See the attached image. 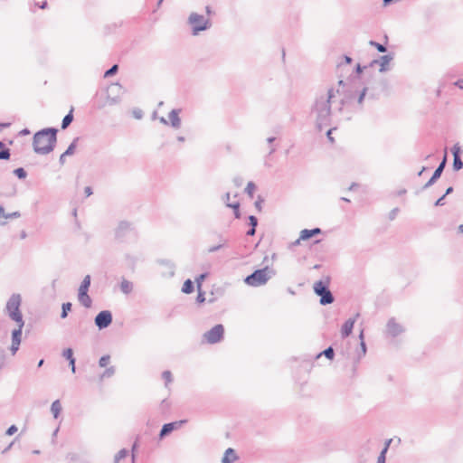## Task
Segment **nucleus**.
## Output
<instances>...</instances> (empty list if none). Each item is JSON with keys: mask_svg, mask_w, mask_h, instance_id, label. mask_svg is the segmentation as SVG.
<instances>
[{"mask_svg": "<svg viewBox=\"0 0 463 463\" xmlns=\"http://www.w3.org/2000/svg\"><path fill=\"white\" fill-rule=\"evenodd\" d=\"M335 92L334 88H330L326 92L317 93L315 97L310 114L315 118L316 128L319 131L332 124L331 103Z\"/></svg>", "mask_w": 463, "mask_h": 463, "instance_id": "f257e3e1", "label": "nucleus"}, {"mask_svg": "<svg viewBox=\"0 0 463 463\" xmlns=\"http://www.w3.org/2000/svg\"><path fill=\"white\" fill-rule=\"evenodd\" d=\"M339 88L336 90V93H342L344 98L340 100L339 111L343 109V107L345 104H348L352 101V99H356L357 106L361 109L363 105V101L367 97L370 99H378V93L374 92L369 87H364L362 90H354L344 80H338Z\"/></svg>", "mask_w": 463, "mask_h": 463, "instance_id": "f03ea898", "label": "nucleus"}, {"mask_svg": "<svg viewBox=\"0 0 463 463\" xmlns=\"http://www.w3.org/2000/svg\"><path fill=\"white\" fill-rule=\"evenodd\" d=\"M58 129L55 128H45L33 135V151L38 155H47L53 151L57 143Z\"/></svg>", "mask_w": 463, "mask_h": 463, "instance_id": "7ed1b4c3", "label": "nucleus"}, {"mask_svg": "<svg viewBox=\"0 0 463 463\" xmlns=\"http://www.w3.org/2000/svg\"><path fill=\"white\" fill-rule=\"evenodd\" d=\"M276 275L274 269L266 266L262 269L254 270L244 279L245 284L250 287H260L265 285L271 278Z\"/></svg>", "mask_w": 463, "mask_h": 463, "instance_id": "20e7f679", "label": "nucleus"}, {"mask_svg": "<svg viewBox=\"0 0 463 463\" xmlns=\"http://www.w3.org/2000/svg\"><path fill=\"white\" fill-rule=\"evenodd\" d=\"M191 28V33L194 36L199 35L202 32L207 31L212 27V22L203 14L192 12L186 21Z\"/></svg>", "mask_w": 463, "mask_h": 463, "instance_id": "39448f33", "label": "nucleus"}, {"mask_svg": "<svg viewBox=\"0 0 463 463\" xmlns=\"http://www.w3.org/2000/svg\"><path fill=\"white\" fill-rule=\"evenodd\" d=\"M330 279L326 278V280H318L314 284V292L317 295L320 299L319 303L322 306L332 304L335 301V298L329 289Z\"/></svg>", "mask_w": 463, "mask_h": 463, "instance_id": "423d86ee", "label": "nucleus"}, {"mask_svg": "<svg viewBox=\"0 0 463 463\" xmlns=\"http://www.w3.org/2000/svg\"><path fill=\"white\" fill-rule=\"evenodd\" d=\"M21 302L22 298L20 294H13L5 306L6 314L15 323L24 322L20 310Z\"/></svg>", "mask_w": 463, "mask_h": 463, "instance_id": "0eeeda50", "label": "nucleus"}, {"mask_svg": "<svg viewBox=\"0 0 463 463\" xmlns=\"http://www.w3.org/2000/svg\"><path fill=\"white\" fill-rule=\"evenodd\" d=\"M223 335L224 326L222 324H217L203 334V339L209 344H217L223 339Z\"/></svg>", "mask_w": 463, "mask_h": 463, "instance_id": "6e6552de", "label": "nucleus"}, {"mask_svg": "<svg viewBox=\"0 0 463 463\" xmlns=\"http://www.w3.org/2000/svg\"><path fill=\"white\" fill-rule=\"evenodd\" d=\"M394 59V53L390 52L382 56H379L377 59L373 60L369 63V67H373L374 65H379L380 72H386L391 70L390 63Z\"/></svg>", "mask_w": 463, "mask_h": 463, "instance_id": "1a4fd4ad", "label": "nucleus"}, {"mask_svg": "<svg viewBox=\"0 0 463 463\" xmlns=\"http://www.w3.org/2000/svg\"><path fill=\"white\" fill-rule=\"evenodd\" d=\"M113 320L112 313L109 310H102L94 318L95 326L99 329L109 327Z\"/></svg>", "mask_w": 463, "mask_h": 463, "instance_id": "9d476101", "label": "nucleus"}, {"mask_svg": "<svg viewBox=\"0 0 463 463\" xmlns=\"http://www.w3.org/2000/svg\"><path fill=\"white\" fill-rule=\"evenodd\" d=\"M404 332V327L399 324L394 317L388 320L385 334L392 338L400 335Z\"/></svg>", "mask_w": 463, "mask_h": 463, "instance_id": "9b49d317", "label": "nucleus"}, {"mask_svg": "<svg viewBox=\"0 0 463 463\" xmlns=\"http://www.w3.org/2000/svg\"><path fill=\"white\" fill-rule=\"evenodd\" d=\"M446 164H447V156L445 155L443 159L438 165V167L435 169V171L432 174L430 180L423 185V187H422L423 190L428 189L429 187L433 185L438 181V179L440 178V176L446 167Z\"/></svg>", "mask_w": 463, "mask_h": 463, "instance_id": "f8f14e48", "label": "nucleus"}, {"mask_svg": "<svg viewBox=\"0 0 463 463\" xmlns=\"http://www.w3.org/2000/svg\"><path fill=\"white\" fill-rule=\"evenodd\" d=\"M132 230V223L127 221H121L115 229V238L118 241H123Z\"/></svg>", "mask_w": 463, "mask_h": 463, "instance_id": "ddd939ff", "label": "nucleus"}, {"mask_svg": "<svg viewBox=\"0 0 463 463\" xmlns=\"http://www.w3.org/2000/svg\"><path fill=\"white\" fill-rule=\"evenodd\" d=\"M186 422V420H176L169 423H165L162 426V429L159 432V439H164L165 437L171 434L174 430L179 429Z\"/></svg>", "mask_w": 463, "mask_h": 463, "instance_id": "4468645a", "label": "nucleus"}, {"mask_svg": "<svg viewBox=\"0 0 463 463\" xmlns=\"http://www.w3.org/2000/svg\"><path fill=\"white\" fill-rule=\"evenodd\" d=\"M451 152L453 155V170L458 172L463 168V161L460 156L461 147L459 146L458 144H455L451 148Z\"/></svg>", "mask_w": 463, "mask_h": 463, "instance_id": "2eb2a0df", "label": "nucleus"}, {"mask_svg": "<svg viewBox=\"0 0 463 463\" xmlns=\"http://www.w3.org/2000/svg\"><path fill=\"white\" fill-rule=\"evenodd\" d=\"M157 263L164 267V270L162 271V276L171 278L175 275V266L169 260H158Z\"/></svg>", "mask_w": 463, "mask_h": 463, "instance_id": "dca6fc26", "label": "nucleus"}, {"mask_svg": "<svg viewBox=\"0 0 463 463\" xmlns=\"http://www.w3.org/2000/svg\"><path fill=\"white\" fill-rule=\"evenodd\" d=\"M371 90H373L374 92L378 93V98L380 97L381 93H384L386 95L389 94L390 90V84L388 80L382 78L376 82L375 87H369Z\"/></svg>", "mask_w": 463, "mask_h": 463, "instance_id": "f3484780", "label": "nucleus"}, {"mask_svg": "<svg viewBox=\"0 0 463 463\" xmlns=\"http://www.w3.org/2000/svg\"><path fill=\"white\" fill-rule=\"evenodd\" d=\"M359 313H357L354 317L347 319L342 326L341 335L343 338L349 336L352 334L354 323L356 318L359 317Z\"/></svg>", "mask_w": 463, "mask_h": 463, "instance_id": "a211bd4d", "label": "nucleus"}, {"mask_svg": "<svg viewBox=\"0 0 463 463\" xmlns=\"http://www.w3.org/2000/svg\"><path fill=\"white\" fill-rule=\"evenodd\" d=\"M179 112L180 109H174L168 114L171 127L175 129H178L181 127V118L179 117Z\"/></svg>", "mask_w": 463, "mask_h": 463, "instance_id": "6ab92c4d", "label": "nucleus"}, {"mask_svg": "<svg viewBox=\"0 0 463 463\" xmlns=\"http://www.w3.org/2000/svg\"><path fill=\"white\" fill-rule=\"evenodd\" d=\"M79 140V137H75L72 142L69 145V146L67 147V149L65 150L64 153H62L59 158V162L61 165H64L65 163V157L68 156H71L74 154L75 152V149H76V146H77V142Z\"/></svg>", "mask_w": 463, "mask_h": 463, "instance_id": "aec40b11", "label": "nucleus"}, {"mask_svg": "<svg viewBox=\"0 0 463 463\" xmlns=\"http://www.w3.org/2000/svg\"><path fill=\"white\" fill-rule=\"evenodd\" d=\"M17 327L12 331V343L14 345H20L22 341V332L24 326V322L16 323Z\"/></svg>", "mask_w": 463, "mask_h": 463, "instance_id": "412c9836", "label": "nucleus"}, {"mask_svg": "<svg viewBox=\"0 0 463 463\" xmlns=\"http://www.w3.org/2000/svg\"><path fill=\"white\" fill-rule=\"evenodd\" d=\"M320 233H322V230L320 228H313L310 230L304 229L300 232V239H302V241H307Z\"/></svg>", "mask_w": 463, "mask_h": 463, "instance_id": "4be33fe9", "label": "nucleus"}, {"mask_svg": "<svg viewBox=\"0 0 463 463\" xmlns=\"http://www.w3.org/2000/svg\"><path fill=\"white\" fill-rule=\"evenodd\" d=\"M78 300L84 307H91L92 299L87 291H78Z\"/></svg>", "mask_w": 463, "mask_h": 463, "instance_id": "5701e85b", "label": "nucleus"}, {"mask_svg": "<svg viewBox=\"0 0 463 463\" xmlns=\"http://www.w3.org/2000/svg\"><path fill=\"white\" fill-rule=\"evenodd\" d=\"M238 459V456L233 449L229 448L225 450L222 458V463H233Z\"/></svg>", "mask_w": 463, "mask_h": 463, "instance_id": "b1692460", "label": "nucleus"}, {"mask_svg": "<svg viewBox=\"0 0 463 463\" xmlns=\"http://www.w3.org/2000/svg\"><path fill=\"white\" fill-rule=\"evenodd\" d=\"M61 410L62 407L60 400H55L51 405V411L54 419H57L60 416Z\"/></svg>", "mask_w": 463, "mask_h": 463, "instance_id": "393cba45", "label": "nucleus"}, {"mask_svg": "<svg viewBox=\"0 0 463 463\" xmlns=\"http://www.w3.org/2000/svg\"><path fill=\"white\" fill-rule=\"evenodd\" d=\"M120 290L126 295L131 293L133 290V283L128 279H123L120 282Z\"/></svg>", "mask_w": 463, "mask_h": 463, "instance_id": "a878e982", "label": "nucleus"}, {"mask_svg": "<svg viewBox=\"0 0 463 463\" xmlns=\"http://www.w3.org/2000/svg\"><path fill=\"white\" fill-rule=\"evenodd\" d=\"M73 121V108L71 109L69 113L64 116L62 121H61V129H66Z\"/></svg>", "mask_w": 463, "mask_h": 463, "instance_id": "bb28decb", "label": "nucleus"}, {"mask_svg": "<svg viewBox=\"0 0 463 463\" xmlns=\"http://www.w3.org/2000/svg\"><path fill=\"white\" fill-rule=\"evenodd\" d=\"M359 339H360L361 352L358 354V360H359L362 356H364V355H365V354H366V351H367L366 344H365V342H364V330H361V332H360V334H359Z\"/></svg>", "mask_w": 463, "mask_h": 463, "instance_id": "cd10ccee", "label": "nucleus"}, {"mask_svg": "<svg viewBox=\"0 0 463 463\" xmlns=\"http://www.w3.org/2000/svg\"><path fill=\"white\" fill-rule=\"evenodd\" d=\"M322 355H325L328 360H333L335 357V351L332 346H328L324 351L320 352L317 354L316 358H319Z\"/></svg>", "mask_w": 463, "mask_h": 463, "instance_id": "c85d7f7f", "label": "nucleus"}, {"mask_svg": "<svg viewBox=\"0 0 463 463\" xmlns=\"http://www.w3.org/2000/svg\"><path fill=\"white\" fill-rule=\"evenodd\" d=\"M90 282H91L90 276V275H86L83 278L78 291H87L88 292L89 288L90 287Z\"/></svg>", "mask_w": 463, "mask_h": 463, "instance_id": "c756f323", "label": "nucleus"}, {"mask_svg": "<svg viewBox=\"0 0 463 463\" xmlns=\"http://www.w3.org/2000/svg\"><path fill=\"white\" fill-rule=\"evenodd\" d=\"M194 290V284L191 279H186L182 287V291L185 294H190Z\"/></svg>", "mask_w": 463, "mask_h": 463, "instance_id": "7c9ffc66", "label": "nucleus"}, {"mask_svg": "<svg viewBox=\"0 0 463 463\" xmlns=\"http://www.w3.org/2000/svg\"><path fill=\"white\" fill-rule=\"evenodd\" d=\"M115 373H116L115 366H109L100 374L99 379L104 380L107 378H110L115 374Z\"/></svg>", "mask_w": 463, "mask_h": 463, "instance_id": "2f4dec72", "label": "nucleus"}, {"mask_svg": "<svg viewBox=\"0 0 463 463\" xmlns=\"http://www.w3.org/2000/svg\"><path fill=\"white\" fill-rule=\"evenodd\" d=\"M227 207L232 208L233 210V214L236 219L241 218V212H240V203L234 202L232 203H227Z\"/></svg>", "mask_w": 463, "mask_h": 463, "instance_id": "473e14b6", "label": "nucleus"}, {"mask_svg": "<svg viewBox=\"0 0 463 463\" xmlns=\"http://www.w3.org/2000/svg\"><path fill=\"white\" fill-rule=\"evenodd\" d=\"M72 304L71 302H65L61 305V317L66 318L68 317L69 312L71 310Z\"/></svg>", "mask_w": 463, "mask_h": 463, "instance_id": "72a5a7b5", "label": "nucleus"}, {"mask_svg": "<svg viewBox=\"0 0 463 463\" xmlns=\"http://www.w3.org/2000/svg\"><path fill=\"white\" fill-rule=\"evenodd\" d=\"M369 45L374 47L379 52H386L387 47L385 44H382L380 43H377L373 40L369 41Z\"/></svg>", "mask_w": 463, "mask_h": 463, "instance_id": "f704fd0d", "label": "nucleus"}, {"mask_svg": "<svg viewBox=\"0 0 463 463\" xmlns=\"http://www.w3.org/2000/svg\"><path fill=\"white\" fill-rule=\"evenodd\" d=\"M14 175L17 178H19V179H21V180H24V179H25V178H26V176H27V172L24 170V168H23V167H18V168H15V169L14 170Z\"/></svg>", "mask_w": 463, "mask_h": 463, "instance_id": "c9c22d12", "label": "nucleus"}, {"mask_svg": "<svg viewBox=\"0 0 463 463\" xmlns=\"http://www.w3.org/2000/svg\"><path fill=\"white\" fill-rule=\"evenodd\" d=\"M118 71V64H114L112 65L109 70H107L104 73V77L105 78H109V77H112L113 75H115Z\"/></svg>", "mask_w": 463, "mask_h": 463, "instance_id": "e433bc0d", "label": "nucleus"}, {"mask_svg": "<svg viewBox=\"0 0 463 463\" xmlns=\"http://www.w3.org/2000/svg\"><path fill=\"white\" fill-rule=\"evenodd\" d=\"M125 258H126L128 265L130 266L131 268H134L136 263L138 260V258L137 256L130 255V254H126Z\"/></svg>", "mask_w": 463, "mask_h": 463, "instance_id": "4c0bfd02", "label": "nucleus"}, {"mask_svg": "<svg viewBox=\"0 0 463 463\" xmlns=\"http://www.w3.org/2000/svg\"><path fill=\"white\" fill-rule=\"evenodd\" d=\"M128 455V450L127 449H120L114 457L115 461L121 460L122 458H125Z\"/></svg>", "mask_w": 463, "mask_h": 463, "instance_id": "58836bf2", "label": "nucleus"}, {"mask_svg": "<svg viewBox=\"0 0 463 463\" xmlns=\"http://www.w3.org/2000/svg\"><path fill=\"white\" fill-rule=\"evenodd\" d=\"M62 356L67 359L69 362L74 360L73 350L71 348H66L62 352Z\"/></svg>", "mask_w": 463, "mask_h": 463, "instance_id": "ea45409f", "label": "nucleus"}, {"mask_svg": "<svg viewBox=\"0 0 463 463\" xmlns=\"http://www.w3.org/2000/svg\"><path fill=\"white\" fill-rule=\"evenodd\" d=\"M110 361V355L105 354L102 355L99 360V365L100 367H107Z\"/></svg>", "mask_w": 463, "mask_h": 463, "instance_id": "a19ab883", "label": "nucleus"}, {"mask_svg": "<svg viewBox=\"0 0 463 463\" xmlns=\"http://www.w3.org/2000/svg\"><path fill=\"white\" fill-rule=\"evenodd\" d=\"M208 276V273H202L200 274L196 279H195V282H196V286H197V290H200V288H202V283L203 282V280L207 278Z\"/></svg>", "mask_w": 463, "mask_h": 463, "instance_id": "79ce46f5", "label": "nucleus"}, {"mask_svg": "<svg viewBox=\"0 0 463 463\" xmlns=\"http://www.w3.org/2000/svg\"><path fill=\"white\" fill-rule=\"evenodd\" d=\"M11 157V150L9 148L0 151V160H9Z\"/></svg>", "mask_w": 463, "mask_h": 463, "instance_id": "37998d69", "label": "nucleus"}, {"mask_svg": "<svg viewBox=\"0 0 463 463\" xmlns=\"http://www.w3.org/2000/svg\"><path fill=\"white\" fill-rule=\"evenodd\" d=\"M162 378L165 382V386H167L168 383H172L173 381V376L170 371H164L162 373Z\"/></svg>", "mask_w": 463, "mask_h": 463, "instance_id": "c03bdc74", "label": "nucleus"}, {"mask_svg": "<svg viewBox=\"0 0 463 463\" xmlns=\"http://www.w3.org/2000/svg\"><path fill=\"white\" fill-rule=\"evenodd\" d=\"M256 189V185L253 182H249L246 188H245V192L250 196L252 197L253 196V193Z\"/></svg>", "mask_w": 463, "mask_h": 463, "instance_id": "a18cd8bd", "label": "nucleus"}, {"mask_svg": "<svg viewBox=\"0 0 463 463\" xmlns=\"http://www.w3.org/2000/svg\"><path fill=\"white\" fill-rule=\"evenodd\" d=\"M223 247H224V243H219L217 245H213V246L209 247L208 250H207V252L208 253H213V252L218 251L219 250H221Z\"/></svg>", "mask_w": 463, "mask_h": 463, "instance_id": "49530a36", "label": "nucleus"}, {"mask_svg": "<svg viewBox=\"0 0 463 463\" xmlns=\"http://www.w3.org/2000/svg\"><path fill=\"white\" fill-rule=\"evenodd\" d=\"M197 291H198V294L196 297V303L202 304L205 301L204 292L202 290V288H200V290H197Z\"/></svg>", "mask_w": 463, "mask_h": 463, "instance_id": "de8ad7c7", "label": "nucleus"}, {"mask_svg": "<svg viewBox=\"0 0 463 463\" xmlns=\"http://www.w3.org/2000/svg\"><path fill=\"white\" fill-rule=\"evenodd\" d=\"M366 68H367V66H362L360 63H357L354 68V72H355L356 76H354V79L356 77H359V75L361 73H363L364 70H365Z\"/></svg>", "mask_w": 463, "mask_h": 463, "instance_id": "09e8293b", "label": "nucleus"}, {"mask_svg": "<svg viewBox=\"0 0 463 463\" xmlns=\"http://www.w3.org/2000/svg\"><path fill=\"white\" fill-rule=\"evenodd\" d=\"M249 225L250 227H253V228H256L257 225H258V219L256 216L254 215H250L249 216Z\"/></svg>", "mask_w": 463, "mask_h": 463, "instance_id": "8fccbe9b", "label": "nucleus"}, {"mask_svg": "<svg viewBox=\"0 0 463 463\" xmlns=\"http://www.w3.org/2000/svg\"><path fill=\"white\" fill-rule=\"evenodd\" d=\"M232 183L236 187H241L243 183V178L241 176H235L232 179Z\"/></svg>", "mask_w": 463, "mask_h": 463, "instance_id": "3c124183", "label": "nucleus"}, {"mask_svg": "<svg viewBox=\"0 0 463 463\" xmlns=\"http://www.w3.org/2000/svg\"><path fill=\"white\" fill-rule=\"evenodd\" d=\"M17 427L15 425H11L5 431V435L12 436L17 431Z\"/></svg>", "mask_w": 463, "mask_h": 463, "instance_id": "603ef678", "label": "nucleus"}, {"mask_svg": "<svg viewBox=\"0 0 463 463\" xmlns=\"http://www.w3.org/2000/svg\"><path fill=\"white\" fill-rule=\"evenodd\" d=\"M386 460V449L384 451H381L380 455L377 458V463H385Z\"/></svg>", "mask_w": 463, "mask_h": 463, "instance_id": "864d4df0", "label": "nucleus"}, {"mask_svg": "<svg viewBox=\"0 0 463 463\" xmlns=\"http://www.w3.org/2000/svg\"><path fill=\"white\" fill-rule=\"evenodd\" d=\"M335 129H336V128H329V129L326 131V133L327 139H328L331 143H334V142H335V139H334V137H332V133H333V131H335Z\"/></svg>", "mask_w": 463, "mask_h": 463, "instance_id": "5fc2aeb1", "label": "nucleus"}, {"mask_svg": "<svg viewBox=\"0 0 463 463\" xmlns=\"http://www.w3.org/2000/svg\"><path fill=\"white\" fill-rule=\"evenodd\" d=\"M399 213V208H393L390 213H389V220L390 221H393L396 216H397V213Z\"/></svg>", "mask_w": 463, "mask_h": 463, "instance_id": "6e6d98bb", "label": "nucleus"}, {"mask_svg": "<svg viewBox=\"0 0 463 463\" xmlns=\"http://www.w3.org/2000/svg\"><path fill=\"white\" fill-rule=\"evenodd\" d=\"M137 439H136V441L133 443L132 448H131L132 462H135V457H136L135 456V452H136V450L137 449V446H138Z\"/></svg>", "mask_w": 463, "mask_h": 463, "instance_id": "4d7b16f0", "label": "nucleus"}, {"mask_svg": "<svg viewBox=\"0 0 463 463\" xmlns=\"http://www.w3.org/2000/svg\"><path fill=\"white\" fill-rule=\"evenodd\" d=\"M120 101V99L118 97H109L108 96V102L109 105H115L118 104Z\"/></svg>", "mask_w": 463, "mask_h": 463, "instance_id": "13d9d810", "label": "nucleus"}, {"mask_svg": "<svg viewBox=\"0 0 463 463\" xmlns=\"http://www.w3.org/2000/svg\"><path fill=\"white\" fill-rule=\"evenodd\" d=\"M133 116L137 119H141L143 118V111L141 109H134Z\"/></svg>", "mask_w": 463, "mask_h": 463, "instance_id": "bf43d9fd", "label": "nucleus"}, {"mask_svg": "<svg viewBox=\"0 0 463 463\" xmlns=\"http://www.w3.org/2000/svg\"><path fill=\"white\" fill-rule=\"evenodd\" d=\"M21 216V213L19 212H14L11 213H7L5 216V219H15L19 218Z\"/></svg>", "mask_w": 463, "mask_h": 463, "instance_id": "052dcab7", "label": "nucleus"}, {"mask_svg": "<svg viewBox=\"0 0 463 463\" xmlns=\"http://www.w3.org/2000/svg\"><path fill=\"white\" fill-rule=\"evenodd\" d=\"M262 203H263V199H262L260 196H259L258 200H257V201L255 202V203H254V205H255L256 209H257L259 212H260V211H261V208H262L261 204H262Z\"/></svg>", "mask_w": 463, "mask_h": 463, "instance_id": "680f3d73", "label": "nucleus"}, {"mask_svg": "<svg viewBox=\"0 0 463 463\" xmlns=\"http://www.w3.org/2000/svg\"><path fill=\"white\" fill-rule=\"evenodd\" d=\"M445 195L443 194L441 197H439L434 203L435 206H442L444 205V199H445Z\"/></svg>", "mask_w": 463, "mask_h": 463, "instance_id": "e2e57ef3", "label": "nucleus"}, {"mask_svg": "<svg viewBox=\"0 0 463 463\" xmlns=\"http://www.w3.org/2000/svg\"><path fill=\"white\" fill-rule=\"evenodd\" d=\"M19 346H20V345H14V343H12L11 347H10V351H11L12 354H16V352L19 349Z\"/></svg>", "mask_w": 463, "mask_h": 463, "instance_id": "0e129e2a", "label": "nucleus"}, {"mask_svg": "<svg viewBox=\"0 0 463 463\" xmlns=\"http://www.w3.org/2000/svg\"><path fill=\"white\" fill-rule=\"evenodd\" d=\"M84 193L87 197L90 196L92 194V188L90 186H86L84 189Z\"/></svg>", "mask_w": 463, "mask_h": 463, "instance_id": "69168bd1", "label": "nucleus"}, {"mask_svg": "<svg viewBox=\"0 0 463 463\" xmlns=\"http://www.w3.org/2000/svg\"><path fill=\"white\" fill-rule=\"evenodd\" d=\"M255 233H256V228L250 227V228L248 230V232H247V233H246V234H247L248 236H253V235H255Z\"/></svg>", "mask_w": 463, "mask_h": 463, "instance_id": "338daca9", "label": "nucleus"}, {"mask_svg": "<svg viewBox=\"0 0 463 463\" xmlns=\"http://www.w3.org/2000/svg\"><path fill=\"white\" fill-rule=\"evenodd\" d=\"M454 84L458 88L463 90V79L462 80H458Z\"/></svg>", "mask_w": 463, "mask_h": 463, "instance_id": "774afa93", "label": "nucleus"}]
</instances>
